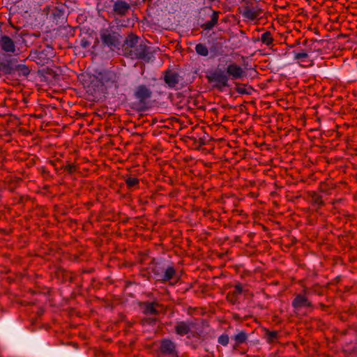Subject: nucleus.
<instances>
[{
	"mask_svg": "<svg viewBox=\"0 0 357 357\" xmlns=\"http://www.w3.org/2000/svg\"><path fill=\"white\" fill-rule=\"evenodd\" d=\"M133 95L137 100V105L139 109L142 111L146 109L152 97L151 90L147 86L140 84L135 88Z\"/></svg>",
	"mask_w": 357,
	"mask_h": 357,
	"instance_id": "7ed1b4c3",
	"label": "nucleus"
},
{
	"mask_svg": "<svg viewBox=\"0 0 357 357\" xmlns=\"http://www.w3.org/2000/svg\"><path fill=\"white\" fill-rule=\"evenodd\" d=\"M266 335V341L268 343L271 344L273 342H275L278 340L280 336L279 333L276 331H269L266 328L264 329Z\"/></svg>",
	"mask_w": 357,
	"mask_h": 357,
	"instance_id": "412c9836",
	"label": "nucleus"
},
{
	"mask_svg": "<svg viewBox=\"0 0 357 357\" xmlns=\"http://www.w3.org/2000/svg\"><path fill=\"white\" fill-rule=\"evenodd\" d=\"M91 42L90 40V37H83L79 40V46L82 47L83 49H86L89 47L91 45Z\"/></svg>",
	"mask_w": 357,
	"mask_h": 357,
	"instance_id": "bb28decb",
	"label": "nucleus"
},
{
	"mask_svg": "<svg viewBox=\"0 0 357 357\" xmlns=\"http://www.w3.org/2000/svg\"><path fill=\"white\" fill-rule=\"evenodd\" d=\"M100 39L104 45L109 47H116L119 45V40L114 33L105 30L100 33Z\"/></svg>",
	"mask_w": 357,
	"mask_h": 357,
	"instance_id": "ddd939ff",
	"label": "nucleus"
},
{
	"mask_svg": "<svg viewBox=\"0 0 357 357\" xmlns=\"http://www.w3.org/2000/svg\"><path fill=\"white\" fill-rule=\"evenodd\" d=\"M154 275L158 281L166 282L171 280L176 275V270L174 266L155 267L153 269Z\"/></svg>",
	"mask_w": 357,
	"mask_h": 357,
	"instance_id": "39448f33",
	"label": "nucleus"
},
{
	"mask_svg": "<svg viewBox=\"0 0 357 357\" xmlns=\"http://www.w3.org/2000/svg\"><path fill=\"white\" fill-rule=\"evenodd\" d=\"M231 339L234 341V344H233V349L238 351L241 344L245 343L248 341V335L245 331H240L236 335H234Z\"/></svg>",
	"mask_w": 357,
	"mask_h": 357,
	"instance_id": "f3484780",
	"label": "nucleus"
},
{
	"mask_svg": "<svg viewBox=\"0 0 357 357\" xmlns=\"http://www.w3.org/2000/svg\"><path fill=\"white\" fill-rule=\"evenodd\" d=\"M0 52L8 55L15 54L16 52V42L9 36L1 34L0 36Z\"/></svg>",
	"mask_w": 357,
	"mask_h": 357,
	"instance_id": "423d86ee",
	"label": "nucleus"
},
{
	"mask_svg": "<svg viewBox=\"0 0 357 357\" xmlns=\"http://www.w3.org/2000/svg\"><path fill=\"white\" fill-rule=\"evenodd\" d=\"M243 284L237 282L233 286V289L228 291L226 296L227 301L232 305L239 303V296L246 291Z\"/></svg>",
	"mask_w": 357,
	"mask_h": 357,
	"instance_id": "6e6552de",
	"label": "nucleus"
},
{
	"mask_svg": "<svg viewBox=\"0 0 357 357\" xmlns=\"http://www.w3.org/2000/svg\"><path fill=\"white\" fill-rule=\"evenodd\" d=\"M76 166L73 164H68L64 167V170L69 173H73L76 171Z\"/></svg>",
	"mask_w": 357,
	"mask_h": 357,
	"instance_id": "c756f323",
	"label": "nucleus"
},
{
	"mask_svg": "<svg viewBox=\"0 0 357 357\" xmlns=\"http://www.w3.org/2000/svg\"><path fill=\"white\" fill-rule=\"evenodd\" d=\"M200 145H204L205 144V142L202 141V139H200V143H199Z\"/></svg>",
	"mask_w": 357,
	"mask_h": 357,
	"instance_id": "7c9ffc66",
	"label": "nucleus"
},
{
	"mask_svg": "<svg viewBox=\"0 0 357 357\" xmlns=\"http://www.w3.org/2000/svg\"><path fill=\"white\" fill-rule=\"evenodd\" d=\"M141 306L143 313L146 315H158L163 309V305L156 301L144 302Z\"/></svg>",
	"mask_w": 357,
	"mask_h": 357,
	"instance_id": "f8f14e48",
	"label": "nucleus"
},
{
	"mask_svg": "<svg viewBox=\"0 0 357 357\" xmlns=\"http://www.w3.org/2000/svg\"><path fill=\"white\" fill-rule=\"evenodd\" d=\"M243 4L238 8L239 13L245 20L253 22L259 20L263 13L262 8L257 0H242Z\"/></svg>",
	"mask_w": 357,
	"mask_h": 357,
	"instance_id": "f03ea898",
	"label": "nucleus"
},
{
	"mask_svg": "<svg viewBox=\"0 0 357 357\" xmlns=\"http://www.w3.org/2000/svg\"><path fill=\"white\" fill-rule=\"evenodd\" d=\"M273 38L272 33L266 31L261 36V42L266 46H271L273 44Z\"/></svg>",
	"mask_w": 357,
	"mask_h": 357,
	"instance_id": "4be33fe9",
	"label": "nucleus"
},
{
	"mask_svg": "<svg viewBox=\"0 0 357 357\" xmlns=\"http://www.w3.org/2000/svg\"><path fill=\"white\" fill-rule=\"evenodd\" d=\"M125 183L128 188H138L139 185V180L135 177L129 176L125 180Z\"/></svg>",
	"mask_w": 357,
	"mask_h": 357,
	"instance_id": "393cba45",
	"label": "nucleus"
},
{
	"mask_svg": "<svg viewBox=\"0 0 357 357\" xmlns=\"http://www.w3.org/2000/svg\"><path fill=\"white\" fill-rule=\"evenodd\" d=\"M195 324L191 321H177L174 326V331L176 335L183 336L188 334L191 328L194 327Z\"/></svg>",
	"mask_w": 357,
	"mask_h": 357,
	"instance_id": "4468645a",
	"label": "nucleus"
},
{
	"mask_svg": "<svg viewBox=\"0 0 357 357\" xmlns=\"http://www.w3.org/2000/svg\"><path fill=\"white\" fill-rule=\"evenodd\" d=\"M124 52L127 56L132 59H140L146 62H149L153 57L151 47L140 40L138 36L133 34H130L126 38Z\"/></svg>",
	"mask_w": 357,
	"mask_h": 357,
	"instance_id": "f257e3e1",
	"label": "nucleus"
},
{
	"mask_svg": "<svg viewBox=\"0 0 357 357\" xmlns=\"http://www.w3.org/2000/svg\"><path fill=\"white\" fill-rule=\"evenodd\" d=\"M294 59L297 61L301 66L304 68L310 67L314 65V61L305 52H294Z\"/></svg>",
	"mask_w": 357,
	"mask_h": 357,
	"instance_id": "2eb2a0df",
	"label": "nucleus"
},
{
	"mask_svg": "<svg viewBox=\"0 0 357 357\" xmlns=\"http://www.w3.org/2000/svg\"><path fill=\"white\" fill-rule=\"evenodd\" d=\"M354 95L355 96H357V92H356H356H354Z\"/></svg>",
	"mask_w": 357,
	"mask_h": 357,
	"instance_id": "2f4dec72",
	"label": "nucleus"
},
{
	"mask_svg": "<svg viewBox=\"0 0 357 357\" xmlns=\"http://www.w3.org/2000/svg\"><path fill=\"white\" fill-rule=\"evenodd\" d=\"M236 91L239 94H250V91L242 84H237L235 88Z\"/></svg>",
	"mask_w": 357,
	"mask_h": 357,
	"instance_id": "c85d7f7f",
	"label": "nucleus"
},
{
	"mask_svg": "<svg viewBox=\"0 0 357 357\" xmlns=\"http://www.w3.org/2000/svg\"><path fill=\"white\" fill-rule=\"evenodd\" d=\"M309 195L311 203L313 206H316L317 208H319L324 205V201L321 195L314 191L310 192Z\"/></svg>",
	"mask_w": 357,
	"mask_h": 357,
	"instance_id": "aec40b11",
	"label": "nucleus"
},
{
	"mask_svg": "<svg viewBox=\"0 0 357 357\" xmlns=\"http://www.w3.org/2000/svg\"><path fill=\"white\" fill-rule=\"evenodd\" d=\"M307 290H303V294H296L294 300L292 301L291 305L294 309L298 310L302 307H312L313 305L312 302L307 298L306 296Z\"/></svg>",
	"mask_w": 357,
	"mask_h": 357,
	"instance_id": "9b49d317",
	"label": "nucleus"
},
{
	"mask_svg": "<svg viewBox=\"0 0 357 357\" xmlns=\"http://www.w3.org/2000/svg\"><path fill=\"white\" fill-rule=\"evenodd\" d=\"M160 351L168 357H178L176 344L169 339H162L160 341Z\"/></svg>",
	"mask_w": 357,
	"mask_h": 357,
	"instance_id": "0eeeda50",
	"label": "nucleus"
},
{
	"mask_svg": "<svg viewBox=\"0 0 357 357\" xmlns=\"http://www.w3.org/2000/svg\"><path fill=\"white\" fill-rule=\"evenodd\" d=\"M164 81L169 87L174 88L179 82V75L172 70H167L165 72Z\"/></svg>",
	"mask_w": 357,
	"mask_h": 357,
	"instance_id": "dca6fc26",
	"label": "nucleus"
},
{
	"mask_svg": "<svg viewBox=\"0 0 357 357\" xmlns=\"http://www.w3.org/2000/svg\"><path fill=\"white\" fill-rule=\"evenodd\" d=\"M225 73L229 79V78L239 79L243 78L245 74L243 68L234 62H231L227 66Z\"/></svg>",
	"mask_w": 357,
	"mask_h": 357,
	"instance_id": "9d476101",
	"label": "nucleus"
},
{
	"mask_svg": "<svg viewBox=\"0 0 357 357\" xmlns=\"http://www.w3.org/2000/svg\"><path fill=\"white\" fill-rule=\"evenodd\" d=\"M0 71L3 72L4 74H10L12 71V68L8 61H1L0 62Z\"/></svg>",
	"mask_w": 357,
	"mask_h": 357,
	"instance_id": "a878e982",
	"label": "nucleus"
},
{
	"mask_svg": "<svg viewBox=\"0 0 357 357\" xmlns=\"http://www.w3.org/2000/svg\"><path fill=\"white\" fill-rule=\"evenodd\" d=\"M229 337L227 334L221 335L218 339V343L222 346H227L229 344Z\"/></svg>",
	"mask_w": 357,
	"mask_h": 357,
	"instance_id": "cd10ccee",
	"label": "nucleus"
},
{
	"mask_svg": "<svg viewBox=\"0 0 357 357\" xmlns=\"http://www.w3.org/2000/svg\"><path fill=\"white\" fill-rule=\"evenodd\" d=\"M29 56L31 58V60H33L40 66L45 65L48 63L49 61V58L47 56L46 54L43 51L31 52Z\"/></svg>",
	"mask_w": 357,
	"mask_h": 357,
	"instance_id": "a211bd4d",
	"label": "nucleus"
},
{
	"mask_svg": "<svg viewBox=\"0 0 357 357\" xmlns=\"http://www.w3.org/2000/svg\"><path fill=\"white\" fill-rule=\"evenodd\" d=\"M195 52L197 54L202 56H207L208 55V49L205 44L199 43L195 46Z\"/></svg>",
	"mask_w": 357,
	"mask_h": 357,
	"instance_id": "5701e85b",
	"label": "nucleus"
},
{
	"mask_svg": "<svg viewBox=\"0 0 357 357\" xmlns=\"http://www.w3.org/2000/svg\"><path fill=\"white\" fill-rule=\"evenodd\" d=\"M15 70L19 75L27 77L30 74V69L29 66L24 64H18L15 66Z\"/></svg>",
	"mask_w": 357,
	"mask_h": 357,
	"instance_id": "b1692460",
	"label": "nucleus"
},
{
	"mask_svg": "<svg viewBox=\"0 0 357 357\" xmlns=\"http://www.w3.org/2000/svg\"><path fill=\"white\" fill-rule=\"evenodd\" d=\"M206 79L209 83L213 84L214 87L219 90H222L224 88L229 86V79L225 71L217 69L211 72L206 75Z\"/></svg>",
	"mask_w": 357,
	"mask_h": 357,
	"instance_id": "20e7f679",
	"label": "nucleus"
},
{
	"mask_svg": "<svg viewBox=\"0 0 357 357\" xmlns=\"http://www.w3.org/2000/svg\"><path fill=\"white\" fill-rule=\"evenodd\" d=\"M111 2H113L112 13L114 15L126 16L131 8L130 3L125 0H116L114 1L112 0Z\"/></svg>",
	"mask_w": 357,
	"mask_h": 357,
	"instance_id": "1a4fd4ad",
	"label": "nucleus"
},
{
	"mask_svg": "<svg viewBox=\"0 0 357 357\" xmlns=\"http://www.w3.org/2000/svg\"><path fill=\"white\" fill-rule=\"evenodd\" d=\"M220 13L219 11L213 10L211 20L201 24V28L206 31L211 30L218 22Z\"/></svg>",
	"mask_w": 357,
	"mask_h": 357,
	"instance_id": "6ab92c4d",
	"label": "nucleus"
}]
</instances>
